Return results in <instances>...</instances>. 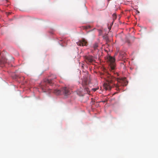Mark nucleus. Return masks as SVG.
Instances as JSON below:
<instances>
[{"mask_svg":"<svg viewBox=\"0 0 158 158\" xmlns=\"http://www.w3.org/2000/svg\"><path fill=\"white\" fill-rule=\"evenodd\" d=\"M53 92L56 95H59L60 94L61 91L59 89H55Z\"/></svg>","mask_w":158,"mask_h":158,"instance_id":"obj_7","label":"nucleus"},{"mask_svg":"<svg viewBox=\"0 0 158 158\" xmlns=\"http://www.w3.org/2000/svg\"><path fill=\"white\" fill-rule=\"evenodd\" d=\"M87 43L86 41L84 39H83L81 40H80L77 44V45L80 46H84L86 45Z\"/></svg>","mask_w":158,"mask_h":158,"instance_id":"obj_5","label":"nucleus"},{"mask_svg":"<svg viewBox=\"0 0 158 158\" xmlns=\"http://www.w3.org/2000/svg\"><path fill=\"white\" fill-rule=\"evenodd\" d=\"M1 61V63L4 64L6 62V59H2Z\"/></svg>","mask_w":158,"mask_h":158,"instance_id":"obj_13","label":"nucleus"},{"mask_svg":"<svg viewBox=\"0 0 158 158\" xmlns=\"http://www.w3.org/2000/svg\"><path fill=\"white\" fill-rule=\"evenodd\" d=\"M85 60L88 64L91 63L94 60L93 57L91 56H86L85 57Z\"/></svg>","mask_w":158,"mask_h":158,"instance_id":"obj_4","label":"nucleus"},{"mask_svg":"<svg viewBox=\"0 0 158 158\" xmlns=\"http://www.w3.org/2000/svg\"><path fill=\"white\" fill-rule=\"evenodd\" d=\"M97 89L96 88H93L92 89V90H93V91H95L97 90Z\"/></svg>","mask_w":158,"mask_h":158,"instance_id":"obj_15","label":"nucleus"},{"mask_svg":"<svg viewBox=\"0 0 158 158\" xmlns=\"http://www.w3.org/2000/svg\"><path fill=\"white\" fill-rule=\"evenodd\" d=\"M104 75L106 77H104L106 82L103 85L104 88L106 90H110L112 87H115L117 91H119L122 89L123 86H126L128 82L126 81L125 78L124 79H117V83L116 84H113L115 78L110 74L108 73H106L104 74L102 73L101 76Z\"/></svg>","mask_w":158,"mask_h":158,"instance_id":"obj_1","label":"nucleus"},{"mask_svg":"<svg viewBox=\"0 0 158 158\" xmlns=\"http://www.w3.org/2000/svg\"><path fill=\"white\" fill-rule=\"evenodd\" d=\"M84 27V29H87L88 28H90V26H88V27Z\"/></svg>","mask_w":158,"mask_h":158,"instance_id":"obj_14","label":"nucleus"},{"mask_svg":"<svg viewBox=\"0 0 158 158\" xmlns=\"http://www.w3.org/2000/svg\"><path fill=\"white\" fill-rule=\"evenodd\" d=\"M88 80V79L87 78H85L83 79L82 85H86L87 84V82Z\"/></svg>","mask_w":158,"mask_h":158,"instance_id":"obj_10","label":"nucleus"},{"mask_svg":"<svg viewBox=\"0 0 158 158\" xmlns=\"http://www.w3.org/2000/svg\"><path fill=\"white\" fill-rule=\"evenodd\" d=\"M83 89H81L80 90H77V94L79 96H82V92Z\"/></svg>","mask_w":158,"mask_h":158,"instance_id":"obj_9","label":"nucleus"},{"mask_svg":"<svg viewBox=\"0 0 158 158\" xmlns=\"http://www.w3.org/2000/svg\"><path fill=\"white\" fill-rule=\"evenodd\" d=\"M85 85H84L83 86L84 88V89L86 91V92L87 93H88V92H89V89L87 87L85 86Z\"/></svg>","mask_w":158,"mask_h":158,"instance_id":"obj_12","label":"nucleus"},{"mask_svg":"<svg viewBox=\"0 0 158 158\" xmlns=\"http://www.w3.org/2000/svg\"><path fill=\"white\" fill-rule=\"evenodd\" d=\"M113 15H114L115 17L116 18V15L114 14H113Z\"/></svg>","mask_w":158,"mask_h":158,"instance_id":"obj_16","label":"nucleus"},{"mask_svg":"<svg viewBox=\"0 0 158 158\" xmlns=\"http://www.w3.org/2000/svg\"><path fill=\"white\" fill-rule=\"evenodd\" d=\"M101 78H102L103 77L102 76H101Z\"/></svg>","mask_w":158,"mask_h":158,"instance_id":"obj_17","label":"nucleus"},{"mask_svg":"<svg viewBox=\"0 0 158 158\" xmlns=\"http://www.w3.org/2000/svg\"><path fill=\"white\" fill-rule=\"evenodd\" d=\"M98 47V44L97 43H95L93 45V48L94 50H96L97 49V48Z\"/></svg>","mask_w":158,"mask_h":158,"instance_id":"obj_11","label":"nucleus"},{"mask_svg":"<svg viewBox=\"0 0 158 158\" xmlns=\"http://www.w3.org/2000/svg\"><path fill=\"white\" fill-rule=\"evenodd\" d=\"M48 85H52V83L50 80L48 79H45L43 81H42L40 85V86L41 89L43 92H46V90L48 89Z\"/></svg>","mask_w":158,"mask_h":158,"instance_id":"obj_2","label":"nucleus"},{"mask_svg":"<svg viewBox=\"0 0 158 158\" xmlns=\"http://www.w3.org/2000/svg\"><path fill=\"white\" fill-rule=\"evenodd\" d=\"M62 91L65 95H69L70 94L69 89L66 87H64L62 88Z\"/></svg>","mask_w":158,"mask_h":158,"instance_id":"obj_6","label":"nucleus"},{"mask_svg":"<svg viewBox=\"0 0 158 158\" xmlns=\"http://www.w3.org/2000/svg\"><path fill=\"white\" fill-rule=\"evenodd\" d=\"M50 77H51V79H48L49 80H50L51 81L52 83V84H53L52 82V80H53L54 79H55L56 78V75L53 74H52L50 75Z\"/></svg>","mask_w":158,"mask_h":158,"instance_id":"obj_8","label":"nucleus"},{"mask_svg":"<svg viewBox=\"0 0 158 158\" xmlns=\"http://www.w3.org/2000/svg\"><path fill=\"white\" fill-rule=\"evenodd\" d=\"M108 60L110 62V65L111 70L114 69L115 68L114 62L115 61V59L114 57L110 56L108 58Z\"/></svg>","mask_w":158,"mask_h":158,"instance_id":"obj_3","label":"nucleus"}]
</instances>
